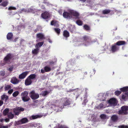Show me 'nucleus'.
I'll list each match as a JSON object with an SVG mask.
<instances>
[{
	"label": "nucleus",
	"mask_w": 128,
	"mask_h": 128,
	"mask_svg": "<svg viewBox=\"0 0 128 128\" xmlns=\"http://www.w3.org/2000/svg\"><path fill=\"white\" fill-rule=\"evenodd\" d=\"M12 57V55L10 54H7L4 59V64H10L11 62V60Z\"/></svg>",
	"instance_id": "3"
},
{
	"label": "nucleus",
	"mask_w": 128,
	"mask_h": 128,
	"mask_svg": "<svg viewBox=\"0 0 128 128\" xmlns=\"http://www.w3.org/2000/svg\"><path fill=\"white\" fill-rule=\"evenodd\" d=\"M87 95L86 94L85 95L84 97V100L83 102L82 103V104L84 105V106L85 105L86 103L88 102V100L87 99Z\"/></svg>",
	"instance_id": "30"
},
{
	"label": "nucleus",
	"mask_w": 128,
	"mask_h": 128,
	"mask_svg": "<svg viewBox=\"0 0 128 128\" xmlns=\"http://www.w3.org/2000/svg\"><path fill=\"white\" fill-rule=\"evenodd\" d=\"M111 120L114 122H116L118 119V117L116 115H114L112 116L111 118Z\"/></svg>",
	"instance_id": "21"
},
{
	"label": "nucleus",
	"mask_w": 128,
	"mask_h": 128,
	"mask_svg": "<svg viewBox=\"0 0 128 128\" xmlns=\"http://www.w3.org/2000/svg\"><path fill=\"white\" fill-rule=\"evenodd\" d=\"M121 110L118 112V114H126L128 113V106H124L121 107Z\"/></svg>",
	"instance_id": "4"
},
{
	"label": "nucleus",
	"mask_w": 128,
	"mask_h": 128,
	"mask_svg": "<svg viewBox=\"0 0 128 128\" xmlns=\"http://www.w3.org/2000/svg\"><path fill=\"white\" fill-rule=\"evenodd\" d=\"M36 77V75L34 74H31L28 77L31 80L35 78Z\"/></svg>",
	"instance_id": "35"
},
{
	"label": "nucleus",
	"mask_w": 128,
	"mask_h": 128,
	"mask_svg": "<svg viewBox=\"0 0 128 128\" xmlns=\"http://www.w3.org/2000/svg\"><path fill=\"white\" fill-rule=\"evenodd\" d=\"M42 17L44 19H46L49 17L48 13L46 12L42 14Z\"/></svg>",
	"instance_id": "18"
},
{
	"label": "nucleus",
	"mask_w": 128,
	"mask_h": 128,
	"mask_svg": "<svg viewBox=\"0 0 128 128\" xmlns=\"http://www.w3.org/2000/svg\"><path fill=\"white\" fill-rule=\"evenodd\" d=\"M36 127V128H42V126L39 124H37Z\"/></svg>",
	"instance_id": "54"
},
{
	"label": "nucleus",
	"mask_w": 128,
	"mask_h": 128,
	"mask_svg": "<svg viewBox=\"0 0 128 128\" xmlns=\"http://www.w3.org/2000/svg\"><path fill=\"white\" fill-rule=\"evenodd\" d=\"M8 116L9 118L10 119L13 118L14 116V115L10 112L8 113Z\"/></svg>",
	"instance_id": "33"
},
{
	"label": "nucleus",
	"mask_w": 128,
	"mask_h": 128,
	"mask_svg": "<svg viewBox=\"0 0 128 128\" xmlns=\"http://www.w3.org/2000/svg\"><path fill=\"white\" fill-rule=\"evenodd\" d=\"M43 2L48 6H50L51 5V4L48 2L46 0H44Z\"/></svg>",
	"instance_id": "44"
},
{
	"label": "nucleus",
	"mask_w": 128,
	"mask_h": 128,
	"mask_svg": "<svg viewBox=\"0 0 128 128\" xmlns=\"http://www.w3.org/2000/svg\"><path fill=\"white\" fill-rule=\"evenodd\" d=\"M119 47L116 45L113 46L112 47L111 50L112 52L117 51L118 50Z\"/></svg>",
	"instance_id": "16"
},
{
	"label": "nucleus",
	"mask_w": 128,
	"mask_h": 128,
	"mask_svg": "<svg viewBox=\"0 0 128 128\" xmlns=\"http://www.w3.org/2000/svg\"><path fill=\"white\" fill-rule=\"evenodd\" d=\"M9 112V110L8 108L6 109L3 111V114L4 115H8V113Z\"/></svg>",
	"instance_id": "36"
},
{
	"label": "nucleus",
	"mask_w": 128,
	"mask_h": 128,
	"mask_svg": "<svg viewBox=\"0 0 128 128\" xmlns=\"http://www.w3.org/2000/svg\"><path fill=\"white\" fill-rule=\"evenodd\" d=\"M28 121V119L26 118H24L21 120L15 122V125H18L20 124H22L27 122Z\"/></svg>",
	"instance_id": "7"
},
{
	"label": "nucleus",
	"mask_w": 128,
	"mask_h": 128,
	"mask_svg": "<svg viewBox=\"0 0 128 128\" xmlns=\"http://www.w3.org/2000/svg\"><path fill=\"white\" fill-rule=\"evenodd\" d=\"M4 120V119H2L0 120V122H2Z\"/></svg>",
	"instance_id": "64"
},
{
	"label": "nucleus",
	"mask_w": 128,
	"mask_h": 128,
	"mask_svg": "<svg viewBox=\"0 0 128 128\" xmlns=\"http://www.w3.org/2000/svg\"><path fill=\"white\" fill-rule=\"evenodd\" d=\"M16 8L14 7H13V6H12L8 8V9L9 10H16Z\"/></svg>",
	"instance_id": "51"
},
{
	"label": "nucleus",
	"mask_w": 128,
	"mask_h": 128,
	"mask_svg": "<svg viewBox=\"0 0 128 128\" xmlns=\"http://www.w3.org/2000/svg\"><path fill=\"white\" fill-rule=\"evenodd\" d=\"M101 118L102 119H105L108 118L104 114H102L100 116Z\"/></svg>",
	"instance_id": "38"
},
{
	"label": "nucleus",
	"mask_w": 128,
	"mask_h": 128,
	"mask_svg": "<svg viewBox=\"0 0 128 128\" xmlns=\"http://www.w3.org/2000/svg\"><path fill=\"white\" fill-rule=\"evenodd\" d=\"M0 74L2 76H4L5 74V72L4 71H1L0 72Z\"/></svg>",
	"instance_id": "53"
},
{
	"label": "nucleus",
	"mask_w": 128,
	"mask_h": 128,
	"mask_svg": "<svg viewBox=\"0 0 128 128\" xmlns=\"http://www.w3.org/2000/svg\"><path fill=\"white\" fill-rule=\"evenodd\" d=\"M69 12L71 14L72 16L76 18H79V14L76 11L73 10L69 9Z\"/></svg>",
	"instance_id": "6"
},
{
	"label": "nucleus",
	"mask_w": 128,
	"mask_h": 128,
	"mask_svg": "<svg viewBox=\"0 0 128 128\" xmlns=\"http://www.w3.org/2000/svg\"><path fill=\"white\" fill-rule=\"evenodd\" d=\"M72 29L70 28V30H71V32H72V31H73V30L74 29V27L73 26H72Z\"/></svg>",
	"instance_id": "61"
},
{
	"label": "nucleus",
	"mask_w": 128,
	"mask_h": 128,
	"mask_svg": "<svg viewBox=\"0 0 128 128\" xmlns=\"http://www.w3.org/2000/svg\"><path fill=\"white\" fill-rule=\"evenodd\" d=\"M84 40L82 44L84 46H88L90 44L89 42L90 40V38L87 36H85L83 37Z\"/></svg>",
	"instance_id": "5"
},
{
	"label": "nucleus",
	"mask_w": 128,
	"mask_h": 128,
	"mask_svg": "<svg viewBox=\"0 0 128 128\" xmlns=\"http://www.w3.org/2000/svg\"><path fill=\"white\" fill-rule=\"evenodd\" d=\"M55 32H56L58 34L60 32V30L58 28H55L54 29Z\"/></svg>",
	"instance_id": "37"
},
{
	"label": "nucleus",
	"mask_w": 128,
	"mask_h": 128,
	"mask_svg": "<svg viewBox=\"0 0 128 128\" xmlns=\"http://www.w3.org/2000/svg\"><path fill=\"white\" fill-rule=\"evenodd\" d=\"M108 96V94L100 93L98 94L99 99L101 100L104 101Z\"/></svg>",
	"instance_id": "9"
},
{
	"label": "nucleus",
	"mask_w": 128,
	"mask_h": 128,
	"mask_svg": "<svg viewBox=\"0 0 128 128\" xmlns=\"http://www.w3.org/2000/svg\"><path fill=\"white\" fill-rule=\"evenodd\" d=\"M110 12V10H105L103 11L102 12L104 14H107Z\"/></svg>",
	"instance_id": "41"
},
{
	"label": "nucleus",
	"mask_w": 128,
	"mask_h": 128,
	"mask_svg": "<svg viewBox=\"0 0 128 128\" xmlns=\"http://www.w3.org/2000/svg\"><path fill=\"white\" fill-rule=\"evenodd\" d=\"M10 82L13 84H16L19 82V80L16 77H13L11 78Z\"/></svg>",
	"instance_id": "14"
},
{
	"label": "nucleus",
	"mask_w": 128,
	"mask_h": 128,
	"mask_svg": "<svg viewBox=\"0 0 128 128\" xmlns=\"http://www.w3.org/2000/svg\"><path fill=\"white\" fill-rule=\"evenodd\" d=\"M24 110V109L23 108L20 107L14 108L13 110L15 114L17 115H18L20 112Z\"/></svg>",
	"instance_id": "11"
},
{
	"label": "nucleus",
	"mask_w": 128,
	"mask_h": 128,
	"mask_svg": "<svg viewBox=\"0 0 128 128\" xmlns=\"http://www.w3.org/2000/svg\"><path fill=\"white\" fill-rule=\"evenodd\" d=\"M37 37L38 38L41 39H43L44 38V36L42 34L39 33L37 34Z\"/></svg>",
	"instance_id": "22"
},
{
	"label": "nucleus",
	"mask_w": 128,
	"mask_h": 128,
	"mask_svg": "<svg viewBox=\"0 0 128 128\" xmlns=\"http://www.w3.org/2000/svg\"><path fill=\"white\" fill-rule=\"evenodd\" d=\"M44 69L46 72H48L51 70L50 68V67L47 66L45 67Z\"/></svg>",
	"instance_id": "40"
},
{
	"label": "nucleus",
	"mask_w": 128,
	"mask_h": 128,
	"mask_svg": "<svg viewBox=\"0 0 128 128\" xmlns=\"http://www.w3.org/2000/svg\"><path fill=\"white\" fill-rule=\"evenodd\" d=\"M45 72L44 69V70L42 69L41 70V72L42 73H44Z\"/></svg>",
	"instance_id": "58"
},
{
	"label": "nucleus",
	"mask_w": 128,
	"mask_h": 128,
	"mask_svg": "<svg viewBox=\"0 0 128 128\" xmlns=\"http://www.w3.org/2000/svg\"><path fill=\"white\" fill-rule=\"evenodd\" d=\"M11 88V86L9 85H7L5 87V88L6 90H7Z\"/></svg>",
	"instance_id": "49"
},
{
	"label": "nucleus",
	"mask_w": 128,
	"mask_h": 128,
	"mask_svg": "<svg viewBox=\"0 0 128 128\" xmlns=\"http://www.w3.org/2000/svg\"><path fill=\"white\" fill-rule=\"evenodd\" d=\"M8 97L5 94H4L1 96V100H5V101L6 102V100H8Z\"/></svg>",
	"instance_id": "24"
},
{
	"label": "nucleus",
	"mask_w": 128,
	"mask_h": 128,
	"mask_svg": "<svg viewBox=\"0 0 128 128\" xmlns=\"http://www.w3.org/2000/svg\"><path fill=\"white\" fill-rule=\"evenodd\" d=\"M28 92L26 91H24L21 93V96L22 100L24 102H26L29 100L30 98L28 96Z\"/></svg>",
	"instance_id": "2"
},
{
	"label": "nucleus",
	"mask_w": 128,
	"mask_h": 128,
	"mask_svg": "<svg viewBox=\"0 0 128 128\" xmlns=\"http://www.w3.org/2000/svg\"><path fill=\"white\" fill-rule=\"evenodd\" d=\"M36 49H34L33 50H32V54H37L38 53V50L39 49L38 48L36 47Z\"/></svg>",
	"instance_id": "32"
},
{
	"label": "nucleus",
	"mask_w": 128,
	"mask_h": 128,
	"mask_svg": "<svg viewBox=\"0 0 128 128\" xmlns=\"http://www.w3.org/2000/svg\"><path fill=\"white\" fill-rule=\"evenodd\" d=\"M13 68V66H12L9 68L7 69V70L10 72H11L12 71Z\"/></svg>",
	"instance_id": "52"
},
{
	"label": "nucleus",
	"mask_w": 128,
	"mask_h": 128,
	"mask_svg": "<svg viewBox=\"0 0 128 128\" xmlns=\"http://www.w3.org/2000/svg\"><path fill=\"white\" fill-rule=\"evenodd\" d=\"M30 97L33 100L38 99L39 97V95L37 93H35L34 91H32L30 94Z\"/></svg>",
	"instance_id": "10"
},
{
	"label": "nucleus",
	"mask_w": 128,
	"mask_h": 128,
	"mask_svg": "<svg viewBox=\"0 0 128 128\" xmlns=\"http://www.w3.org/2000/svg\"><path fill=\"white\" fill-rule=\"evenodd\" d=\"M12 123H10L9 124L6 125V126H4L2 127V128H8L9 127H10L12 125Z\"/></svg>",
	"instance_id": "46"
},
{
	"label": "nucleus",
	"mask_w": 128,
	"mask_h": 128,
	"mask_svg": "<svg viewBox=\"0 0 128 128\" xmlns=\"http://www.w3.org/2000/svg\"><path fill=\"white\" fill-rule=\"evenodd\" d=\"M122 99L124 100L128 98V92L125 93L122 97Z\"/></svg>",
	"instance_id": "25"
},
{
	"label": "nucleus",
	"mask_w": 128,
	"mask_h": 128,
	"mask_svg": "<svg viewBox=\"0 0 128 128\" xmlns=\"http://www.w3.org/2000/svg\"><path fill=\"white\" fill-rule=\"evenodd\" d=\"M84 28L85 30H89L90 29L89 26L86 25L84 26Z\"/></svg>",
	"instance_id": "48"
},
{
	"label": "nucleus",
	"mask_w": 128,
	"mask_h": 128,
	"mask_svg": "<svg viewBox=\"0 0 128 128\" xmlns=\"http://www.w3.org/2000/svg\"><path fill=\"white\" fill-rule=\"evenodd\" d=\"M42 116L40 115H33L30 117V119H34L42 117Z\"/></svg>",
	"instance_id": "20"
},
{
	"label": "nucleus",
	"mask_w": 128,
	"mask_h": 128,
	"mask_svg": "<svg viewBox=\"0 0 128 128\" xmlns=\"http://www.w3.org/2000/svg\"><path fill=\"white\" fill-rule=\"evenodd\" d=\"M3 104V102L1 100H0V106H2Z\"/></svg>",
	"instance_id": "57"
},
{
	"label": "nucleus",
	"mask_w": 128,
	"mask_h": 128,
	"mask_svg": "<svg viewBox=\"0 0 128 128\" xmlns=\"http://www.w3.org/2000/svg\"><path fill=\"white\" fill-rule=\"evenodd\" d=\"M54 63V62H53V61H52L50 62V64L52 65V64Z\"/></svg>",
	"instance_id": "60"
},
{
	"label": "nucleus",
	"mask_w": 128,
	"mask_h": 128,
	"mask_svg": "<svg viewBox=\"0 0 128 128\" xmlns=\"http://www.w3.org/2000/svg\"><path fill=\"white\" fill-rule=\"evenodd\" d=\"M70 104V100L65 98L62 99L60 102L56 101L55 103L52 104L51 108L55 110L56 109V108H58V107L61 110L58 109V111H61V110L64 108V106L69 105Z\"/></svg>",
	"instance_id": "1"
},
{
	"label": "nucleus",
	"mask_w": 128,
	"mask_h": 128,
	"mask_svg": "<svg viewBox=\"0 0 128 128\" xmlns=\"http://www.w3.org/2000/svg\"><path fill=\"white\" fill-rule=\"evenodd\" d=\"M74 90L70 89V90L69 91H68V92H71Z\"/></svg>",
	"instance_id": "63"
},
{
	"label": "nucleus",
	"mask_w": 128,
	"mask_h": 128,
	"mask_svg": "<svg viewBox=\"0 0 128 128\" xmlns=\"http://www.w3.org/2000/svg\"><path fill=\"white\" fill-rule=\"evenodd\" d=\"M125 44V42L123 41H120L116 43V44L118 46L122 45L124 44Z\"/></svg>",
	"instance_id": "29"
},
{
	"label": "nucleus",
	"mask_w": 128,
	"mask_h": 128,
	"mask_svg": "<svg viewBox=\"0 0 128 128\" xmlns=\"http://www.w3.org/2000/svg\"><path fill=\"white\" fill-rule=\"evenodd\" d=\"M120 90L122 92H126L128 91V86H126L120 88Z\"/></svg>",
	"instance_id": "34"
},
{
	"label": "nucleus",
	"mask_w": 128,
	"mask_h": 128,
	"mask_svg": "<svg viewBox=\"0 0 128 128\" xmlns=\"http://www.w3.org/2000/svg\"><path fill=\"white\" fill-rule=\"evenodd\" d=\"M28 72H25L20 75L19 78L20 79H22L24 78L28 74Z\"/></svg>",
	"instance_id": "15"
},
{
	"label": "nucleus",
	"mask_w": 128,
	"mask_h": 128,
	"mask_svg": "<svg viewBox=\"0 0 128 128\" xmlns=\"http://www.w3.org/2000/svg\"><path fill=\"white\" fill-rule=\"evenodd\" d=\"M88 90V89L87 88H86L84 89V90H85V92H86V93L87 92Z\"/></svg>",
	"instance_id": "59"
},
{
	"label": "nucleus",
	"mask_w": 128,
	"mask_h": 128,
	"mask_svg": "<svg viewBox=\"0 0 128 128\" xmlns=\"http://www.w3.org/2000/svg\"><path fill=\"white\" fill-rule=\"evenodd\" d=\"M43 44L44 42H39L36 45L35 47L38 48L39 49V48L43 45Z\"/></svg>",
	"instance_id": "31"
},
{
	"label": "nucleus",
	"mask_w": 128,
	"mask_h": 128,
	"mask_svg": "<svg viewBox=\"0 0 128 128\" xmlns=\"http://www.w3.org/2000/svg\"><path fill=\"white\" fill-rule=\"evenodd\" d=\"M13 90L12 89L10 90H9L8 92V93L9 94H11L13 92Z\"/></svg>",
	"instance_id": "55"
},
{
	"label": "nucleus",
	"mask_w": 128,
	"mask_h": 128,
	"mask_svg": "<svg viewBox=\"0 0 128 128\" xmlns=\"http://www.w3.org/2000/svg\"><path fill=\"white\" fill-rule=\"evenodd\" d=\"M87 118L89 120H91L92 121L94 122L96 120V118L93 115L89 114L87 115Z\"/></svg>",
	"instance_id": "12"
},
{
	"label": "nucleus",
	"mask_w": 128,
	"mask_h": 128,
	"mask_svg": "<svg viewBox=\"0 0 128 128\" xmlns=\"http://www.w3.org/2000/svg\"><path fill=\"white\" fill-rule=\"evenodd\" d=\"M76 23L79 26H81L82 25V22L80 20H78L76 22Z\"/></svg>",
	"instance_id": "47"
},
{
	"label": "nucleus",
	"mask_w": 128,
	"mask_h": 128,
	"mask_svg": "<svg viewBox=\"0 0 128 128\" xmlns=\"http://www.w3.org/2000/svg\"><path fill=\"white\" fill-rule=\"evenodd\" d=\"M51 24L52 25H54L56 26H59L58 22H57L54 20L51 22Z\"/></svg>",
	"instance_id": "28"
},
{
	"label": "nucleus",
	"mask_w": 128,
	"mask_h": 128,
	"mask_svg": "<svg viewBox=\"0 0 128 128\" xmlns=\"http://www.w3.org/2000/svg\"><path fill=\"white\" fill-rule=\"evenodd\" d=\"M118 128H128V126L122 125L118 126Z\"/></svg>",
	"instance_id": "50"
},
{
	"label": "nucleus",
	"mask_w": 128,
	"mask_h": 128,
	"mask_svg": "<svg viewBox=\"0 0 128 128\" xmlns=\"http://www.w3.org/2000/svg\"><path fill=\"white\" fill-rule=\"evenodd\" d=\"M10 120L8 118H6L5 119H4V120L6 122H8Z\"/></svg>",
	"instance_id": "56"
},
{
	"label": "nucleus",
	"mask_w": 128,
	"mask_h": 128,
	"mask_svg": "<svg viewBox=\"0 0 128 128\" xmlns=\"http://www.w3.org/2000/svg\"><path fill=\"white\" fill-rule=\"evenodd\" d=\"M115 94L117 96H118L121 93V92L119 90H117L115 92Z\"/></svg>",
	"instance_id": "45"
},
{
	"label": "nucleus",
	"mask_w": 128,
	"mask_h": 128,
	"mask_svg": "<svg viewBox=\"0 0 128 128\" xmlns=\"http://www.w3.org/2000/svg\"><path fill=\"white\" fill-rule=\"evenodd\" d=\"M32 82V80L28 77L25 80V84L26 86L29 85L31 84Z\"/></svg>",
	"instance_id": "19"
},
{
	"label": "nucleus",
	"mask_w": 128,
	"mask_h": 128,
	"mask_svg": "<svg viewBox=\"0 0 128 128\" xmlns=\"http://www.w3.org/2000/svg\"><path fill=\"white\" fill-rule=\"evenodd\" d=\"M48 92L47 91H45L42 92L41 93V95L43 96H45L47 95L48 94Z\"/></svg>",
	"instance_id": "39"
},
{
	"label": "nucleus",
	"mask_w": 128,
	"mask_h": 128,
	"mask_svg": "<svg viewBox=\"0 0 128 128\" xmlns=\"http://www.w3.org/2000/svg\"><path fill=\"white\" fill-rule=\"evenodd\" d=\"M108 102L111 106L116 105L117 104V101L114 98H112L110 99Z\"/></svg>",
	"instance_id": "8"
},
{
	"label": "nucleus",
	"mask_w": 128,
	"mask_h": 128,
	"mask_svg": "<svg viewBox=\"0 0 128 128\" xmlns=\"http://www.w3.org/2000/svg\"><path fill=\"white\" fill-rule=\"evenodd\" d=\"M69 13L68 12H64L63 14L64 17L67 18H72L71 14L68 11Z\"/></svg>",
	"instance_id": "13"
},
{
	"label": "nucleus",
	"mask_w": 128,
	"mask_h": 128,
	"mask_svg": "<svg viewBox=\"0 0 128 128\" xmlns=\"http://www.w3.org/2000/svg\"><path fill=\"white\" fill-rule=\"evenodd\" d=\"M8 4V2L7 1H5L2 2L1 4V5L3 6H6Z\"/></svg>",
	"instance_id": "43"
},
{
	"label": "nucleus",
	"mask_w": 128,
	"mask_h": 128,
	"mask_svg": "<svg viewBox=\"0 0 128 128\" xmlns=\"http://www.w3.org/2000/svg\"><path fill=\"white\" fill-rule=\"evenodd\" d=\"M33 10L31 8H30L28 9V10H25L24 9H23L22 10V11L20 12H31L33 13L34 12H33Z\"/></svg>",
	"instance_id": "23"
},
{
	"label": "nucleus",
	"mask_w": 128,
	"mask_h": 128,
	"mask_svg": "<svg viewBox=\"0 0 128 128\" xmlns=\"http://www.w3.org/2000/svg\"><path fill=\"white\" fill-rule=\"evenodd\" d=\"M97 40L96 39H95V40H94L93 41H92V43H94V42H96Z\"/></svg>",
	"instance_id": "62"
},
{
	"label": "nucleus",
	"mask_w": 128,
	"mask_h": 128,
	"mask_svg": "<svg viewBox=\"0 0 128 128\" xmlns=\"http://www.w3.org/2000/svg\"><path fill=\"white\" fill-rule=\"evenodd\" d=\"M106 106L105 104V103L104 102L101 103L99 106H95V108L100 109L103 108H105Z\"/></svg>",
	"instance_id": "17"
},
{
	"label": "nucleus",
	"mask_w": 128,
	"mask_h": 128,
	"mask_svg": "<svg viewBox=\"0 0 128 128\" xmlns=\"http://www.w3.org/2000/svg\"><path fill=\"white\" fill-rule=\"evenodd\" d=\"M19 93L18 92L16 91L12 94L13 96L14 97H16L18 94Z\"/></svg>",
	"instance_id": "42"
},
{
	"label": "nucleus",
	"mask_w": 128,
	"mask_h": 128,
	"mask_svg": "<svg viewBox=\"0 0 128 128\" xmlns=\"http://www.w3.org/2000/svg\"><path fill=\"white\" fill-rule=\"evenodd\" d=\"M63 36L66 38L68 37L69 36V33L67 30H64L63 32Z\"/></svg>",
	"instance_id": "27"
},
{
	"label": "nucleus",
	"mask_w": 128,
	"mask_h": 128,
	"mask_svg": "<svg viewBox=\"0 0 128 128\" xmlns=\"http://www.w3.org/2000/svg\"><path fill=\"white\" fill-rule=\"evenodd\" d=\"M13 34L11 32L8 33L7 35V38L8 40H11L13 37Z\"/></svg>",
	"instance_id": "26"
}]
</instances>
